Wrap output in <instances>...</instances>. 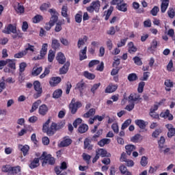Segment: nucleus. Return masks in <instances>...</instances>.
Wrapping results in <instances>:
<instances>
[{
  "mask_svg": "<svg viewBox=\"0 0 175 175\" xmlns=\"http://www.w3.org/2000/svg\"><path fill=\"white\" fill-rule=\"evenodd\" d=\"M39 159L43 161L42 165L46 166V163L49 165H54L55 159L51 157V154H48L47 152H44L40 158H35L29 164L30 169H35L39 166Z\"/></svg>",
  "mask_w": 175,
  "mask_h": 175,
  "instance_id": "1",
  "label": "nucleus"
},
{
  "mask_svg": "<svg viewBox=\"0 0 175 175\" xmlns=\"http://www.w3.org/2000/svg\"><path fill=\"white\" fill-rule=\"evenodd\" d=\"M100 9V1L99 0H96L92 1L90 6L87 7L86 10L89 12V13H99V10Z\"/></svg>",
  "mask_w": 175,
  "mask_h": 175,
  "instance_id": "2",
  "label": "nucleus"
},
{
  "mask_svg": "<svg viewBox=\"0 0 175 175\" xmlns=\"http://www.w3.org/2000/svg\"><path fill=\"white\" fill-rule=\"evenodd\" d=\"M81 106H83V105L81 104V102L80 101L76 102V99L72 98L70 104V110L72 114H76L78 109H80Z\"/></svg>",
  "mask_w": 175,
  "mask_h": 175,
  "instance_id": "3",
  "label": "nucleus"
},
{
  "mask_svg": "<svg viewBox=\"0 0 175 175\" xmlns=\"http://www.w3.org/2000/svg\"><path fill=\"white\" fill-rule=\"evenodd\" d=\"M33 88L35 91L37 92L33 94L34 99H38V98H40L42 96V93L43 92V89L40 87V82L38 81H35L33 82Z\"/></svg>",
  "mask_w": 175,
  "mask_h": 175,
  "instance_id": "4",
  "label": "nucleus"
},
{
  "mask_svg": "<svg viewBox=\"0 0 175 175\" xmlns=\"http://www.w3.org/2000/svg\"><path fill=\"white\" fill-rule=\"evenodd\" d=\"M16 29H17V27H16V26L12 24H10L8 26L5 27L2 32L3 33H6L7 35H10V33H16Z\"/></svg>",
  "mask_w": 175,
  "mask_h": 175,
  "instance_id": "5",
  "label": "nucleus"
},
{
  "mask_svg": "<svg viewBox=\"0 0 175 175\" xmlns=\"http://www.w3.org/2000/svg\"><path fill=\"white\" fill-rule=\"evenodd\" d=\"M117 88H118V85H114L113 83H110L105 89V94H112V92H116L117 91Z\"/></svg>",
  "mask_w": 175,
  "mask_h": 175,
  "instance_id": "6",
  "label": "nucleus"
},
{
  "mask_svg": "<svg viewBox=\"0 0 175 175\" xmlns=\"http://www.w3.org/2000/svg\"><path fill=\"white\" fill-rule=\"evenodd\" d=\"M72 144V139L69 137H65L62 141L59 144V147H68Z\"/></svg>",
  "mask_w": 175,
  "mask_h": 175,
  "instance_id": "7",
  "label": "nucleus"
},
{
  "mask_svg": "<svg viewBox=\"0 0 175 175\" xmlns=\"http://www.w3.org/2000/svg\"><path fill=\"white\" fill-rule=\"evenodd\" d=\"M96 154H97V155L99 157H102V158L111 157V154H110V153L107 152V150L103 148H100L96 150Z\"/></svg>",
  "mask_w": 175,
  "mask_h": 175,
  "instance_id": "8",
  "label": "nucleus"
},
{
  "mask_svg": "<svg viewBox=\"0 0 175 175\" xmlns=\"http://www.w3.org/2000/svg\"><path fill=\"white\" fill-rule=\"evenodd\" d=\"M165 128L168 129L167 136L168 137H173L175 136V129L172 124H167L165 125Z\"/></svg>",
  "mask_w": 175,
  "mask_h": 175,
  "instance_id": "9",
  "label": "nucleus"
},
{
  "mask_svg": "<svg viewBox=\"0 0 175 175\" xmlns=\"http://www.w3.org/2000/svg\"><path fill=\"white\" fill-rule=\"evenodd\" d=\"M61 80V77H52L49 81V84L51 87H55L59 84Z\"/></svg>",
  "mask_w": 175,
  "mask_h": 175,
  "instance_id": "10",
  "label": "nucleus"
},
{
  "mask_svg": "<svg viewBox=\"0 0 175 175\" xmlns=\"http://www.w3.org/2000/svg\"><path fill=\"white\" fill-rule=\"evenodd\" d=\"M56 59L59 64H61L62 65H64V62H66V57H65V55L62 53V52H59L57 54Z\"/></svg>",
  "mask_w": 175,
  "mask_h": 175,
  "instance_id": "11",
  "label": "nucleus"
},
{
  "mask_svg": "<svg viewBox=\"0 0 175 175\" xmlns=\"http://www.w3.org/2000/svg\"><path fill=\"white\" fill-rule=\"evenodd\" d=\"M135 124L140 128V129H144V131H147L146 129V126L148 124V123L143 120H135Z\"/></svg>",
  "mask_w": 175,
  "mask_h": 175,
  "instance_id": "12",
  "label": "nucleus"
},
{
  "mask_svg": "<svg viewBox=\"0 0 175 175\" xmlns=\"http://www.w3.org/2000/svg\"><path fill=\"white\" fill-rule=\"evenodd\" d=\"M47 47H49V45L47 44H43L42 49L40 51V55L38 56L36 59H42L43 57L45 56L46 54H47Z\"/></svg>",
  "mask_w": 175,
  "mask_h": 175,
  "instance_id": "13",
  "label": "nucleus"
},
{
  "mask_svg": "<svg viewBox=\"0 0 175 175\" xmlns=\"http://www.w3.org/2000/svg\"><path fill=\"white\" fill-rule=\"evenodd\" d=\"M169 0H161V13H165L166 10H167V8H169Z\"/></svg>",
  "mask_w": 175,
  "mask_h": 175,
  "instance_id": "14",
  "label": "nucleus"
},
{
  "mask_svg": "<svg viewBox=\"0 0 175 175\" xmlns=\"http://www.w3.org/2000/svg\"><path fill=\"white\" fill-rule=\"evenodd\" d=\"M18 148L22 151L24 157H27L28 155V152L29 151V146L28 145H24L22 144L18 145Z\"/></svg>",
  "mask_w": 175,
  "mask_h": 175,
  "instance_id": "15",
  "label": "nucleus"
},
{
  "mask_svg": "<svg viewBox=\"0 0 175 175\" xmlns=\"http://www.w3.org/2000/svg\"><path fill=\"white\" fill-rule=\"evenodd\" d=\"M79 61H84L87 59V46H85L83 49L79 51Z\"/></svg>",
  "mask_w": 175,
  "mask_h": 175,
  "instance_id": "16",
  "label": "nucleus"
},
{
  "mask_svg": "<svg viewBox=\"0 0 175 175\" xmlns=\"http://www.w3.org/2000/svg\"><path fill=\"white\" fill-rule=\"evenodd\" d=\"M47 111H49V107H47V105H42L40 106L38 113L40 116H46V114H47Z\"/></svg>",
  "mask_w": 175,
  "mask_h": 175,
  "instance_id": "17",
  "label": "nucleus"
},
{
  "mask_svg": "<svg viewBox=\"0 0 175 175\" xmlns=\"http://www.w3.org/2000/svg\"><path fill=\"white\" fill-rule=\"evenodd\" d=\"M87 40H88V38L87 37V36H83V38H79L77 42L78 49H81V46L85 44Z\"/></svg>",
  "mask_w": 175,
  "mask_h": 175,
  "instance_id": "18",
  "label": "nucleus"
},
{
  "mask_svg": "<svg viewBox=\"0 0 175 175\" xmlns=\"http://www.w3.org/2000/svg\"><path fill=\"white\" fill-rule=\"evenodd\" d=\"M55 131H57L55 129V123H52L51 126L48 129V130H46L45 133L48 135V136H53V135L55 133Z\"/></svg>",
  "mask_w": 175,
  "mask_h": 175,
  "instance_id": "19",
  "label": "nucleus"
},
{
  "mask_svg": "<svg viewBox=\"0 0 175 175\" xmlns=\"http://www.w3.org/2000/svg\"><path fill=\"white\" fill-rule=\"evenodd\" d=\"M160 117H162V118H167L169 121H172L173 120V115L170 113L169 110H166V111L162 112L160 114Z\"/></svg>",
  "mask_w": 175,
  "mask_h": 175,
  "instance_id": "20",
  "label": "nucleus"
},
{
  "mask_svg": "<svg viewBox=\"0 0 175 175\" xmlns=\"http://www.w3.org/2000/svg\"><path fill=\"white\" fill-rule=\"evenodd\" d=\"M128 46V51L130 54H133V53H136L137 51V48L135 46V44L132 42H130L127 44Z\"/></svg>",
  "mask_w": 175,
  "mask_h": 175,
  "instance_id": "21",
  "label": "nucleus"
},
{
  "mask_svg": "<svg viewBox=\"0 0 175 175\" xmlns=\"http://www.w3.org/2000/svg\"><path fill=\"white\" fill-rule=\"evenodd\" d=\"M42 103V100H38L37 101L34 102L31 106V109H30V113H33V111H36L38 110V107Z\"/></svg>",
  "mask_w": 175,
  "mask_h": 175,
  "instance_id": "22",
  "label": "nucleus"
},
{
  "mask_svg": "<svg viewBox=\"0 0 175 175\" xmlns=\"http://www.w3.org/2000/svg\"><path fill=\"white\" fill-rule=\"evenodd\" d=\"M129 102H137V100H140V95L137 94H131L129 96Z\"/></svg>",
  "mask_w": 175,
  "mask_h": 175,
  "instance_id": "23",
  "label": "nucleus"
},
{
  "mask_svg": "<svg viewBox=\"0 0 175 175\" xmlns=\"http://www.w3.org/2000/svg\"><path fill=\"white\" fill-rule=\"evenodd\" d=\"M14 9L17 13L20 14H23L25 12L24 5H21L20 3H17L16 5L14 6Z\"/></svg>",
  "mask_w": 175,
  "mask_h": 175,
  "instance_id": "24",
  "label": "nucleus"
},
{
  "mask_svg": "<svg viewBox=\"0 0 175 175\" xmlns=\"http://www.w3.org/2000/svg\"><path fill=\"white\" fill-rule=\"evenodd\" d=\"M5 65H8V68L11 69H16V62H14V59H5Z\"/></svg>",
  "mask_w": 175,
  "mask_h": 175,
  "instance_id": "25",
  "label": "nucleus"
},
{
  "mask_svg": "<svg viewBox=\"0 0 175 175\" xmlns=\"http://www.w3.org/2000/svg\"><path fill=\"white\" fill-rule=\"evenodd\" d=\"M116 9H118V10H120V12H128V4L123 2L120 5L116 6Z\"/></svg>",
  "mask_w": 175,
  "mask_h": 175,
  "instance_id": "26",
  "label": "nucleus"
},
{
  "mask_svg": "<svg viewBox=\"0 0 175 175\" xmlns=\"http://www.w3.org/2000/svg\"><path fill=\"white\" fill-rule=\"evenodd\" d=\"M60 46H61V44H59V42L58 41V40L55 38L52 39V44H51L52 49H53L54 50H58Z\"/></svg>",
  "mask_w": 175,
  "mask_h": 175,
  "instance_id": "27",
  "label": "nucleus"
},
{
  "mask_svg": "<svg viewBox=\"0 0 175 175\" xmlns=\"http://www.w3.org/2000/svg\"><path fill=\"white\" fill-rule=\"evenodd\" d=\"M126 152H127L128 155H131L132 154V152L135 151L136 150V147L134 145H126L125 146Z\"/></svg>",
  "mask_w": 175,
  "mask_h": 175,
  "instance_id": "28",
  "label": "nucleus"
},
{
  "mask_svg": "<svg viewBox=\"0 0 175 175\" xmlns=\"http://www.w3.org/2000/svg\"><path fill=\"white\" fill-rule=\"evenodd\" d=\"M110 142H111V140L110 139L104 138V139H101L100 141H99L98 142V144L100 146V147H105V146H106V144H109Z\"/></svg>",
  "mask_w": 175,
  "mask_h": 175,
  "instance_id": "29",
  "label": "nucleus"
},
{
  "mask_svg": "<svg viewBox=\"0 0 175 175\" xmlns=\"http://www.w3.org/2000/svg\"><path fill=\"white\" fill-rule=\"evenodd\" d=\"M164 85H165V90L167 91H170V88L173 87V81H172L170 79H166L164 82Z\"/></svg>",
  "mask_w": 175,
  "mask_h": 175,
  "instance_id": "30",
  "label": "nucleus"
},
{
  "mask_svg": "<svg viewBox=\"0 0 175 175\" xmlns=\"http://www.w3.org/2000/svg\"><path fill=\"white\" fill-rule=\"evenodd\" d=\"M120 171L121 172L122 174L132 175V172L128 171V169L124 165H121L120 167Z\"/></svg>",
  "mask_w": 175,
  "mask_h": 175,
  "instance_id": "31",
  "label": "nucleus"
},
{
  "mask_svg": "<svg viewBox=\"0 0 175 175\" xmlns=\"http://www.w3.org/2000/svg\"><path fill=\"white\" fill-rule=\"evenodd\" d=\"M87 131H88V125L87 124H81L78 128V131L79 132V133H85Z\"/></svg>",
  "mask_w": 175,
  "mask_h": 175,
  "instance_id": "32",
  "label": "nucleus"
},
{
  "mask_svg": "<svg viewBox=\"0 0 175 175\" xmlns=\"http://www.w3.org/2000/svg\"><path fill=\"white\" fill-rule=\"evenodd\" d=\"M69 63L65 64L62 68H60L59 72L60 75H65L68 72V69L69 68Z\"/></svg>",
  "mask_w": 175,
  "mask_h": 175,
  "instance_id": "33",
  "label": "nucleus"
},
{
  "mask_svg": "<svg viewBox=\"0 0 175 175\" xmlns=\"http://www.w3.org/2000/svg\"><path fill=\"white\" fill-rule=\"evenodd\" d=\"M42 70H43V68L42 67L33 68L32 71V75L38 76V75H40V73L42 72Z\"/></svg>",
  "mask_w": 175,
  "mask_h": 175,
  "instance_id": "34",
  "label": "nucleus"
},
{
  "mask_svg": "<svg viewBox=\"0 0 175 175\" xmlns=\"http://www.w3.org/2000/svg\"><path fill=\"white\" fill-rule=\"evenodd\" d=\"M55 57V53L53 50H50L48 54V61L49 62H53Z\"/></svg>",
  "mask_w": 175,
  "mask_h": 175,
  "instance_id": "35",
  "label": "nucleus"
},
{
  "mask_svg": "<svg viewBox=\"0 0 175 175\" xmlns=\"http://www.w3.org/2000/svg\"><path fill=\"white\" fill-rule=\"evenodd\" d=\"M83 76H85L86 79H88L89 80H94V79H95V75L89 72L88 71H85L83 72Z\"/></svg>",
  "mask_w": 175,
  "mask_h": 175,
  "instance_id": "36",
  "label": "nucleus"
},
{
  "mask_svg": "<svg viewBox=\"0 0 175 175\" xmlns=\"http://www.w3.org/2000/svg\"><path fill=\"white\" fill-rule=\"evenodd\" d=\"M132 124V120L128 119L122 124L121 130L124 131V129H126L128 126H129V124Z\"/></svg>",
  "mask_w": 175,
  "mask_h": 175,
  "instance_id": "37",
  "label": "nucleus"
},
{
  "mask_svg": "<svg viewBox=\"0 0 175 175\" xmlns=\"http://www.w3.org/2000/svg\"><path fill=\"white\" fill-rule=\"evenodd\" d=\"M42 20H43V16H42V15L38 14L33 18V23L34 24H38V23H40Z\"/></svg>",
  "mask_w": 175,
  "mask_h": 175,
  "instance_id": "38",
  "label": "nucleus"
},
{
  "mask_svg": "<svg viewBox=\"0 0 175 175\" xmlns=\"http://www.w3.org/2000/svg\"><path fill=\"white\" fill-rule=\"evenodd\" d=\"M85 87V83H84V82L83 81H81L77 84L75 89L79 90V91L81 92L83 90H84Z\"/></svg>",
  "mask_w": 175,
  "mask_h": 175,
  "instance_id": "39",
  "label": "nucleus"
},
{
  "mask_svg": "<svg viewBox=\"0 0 175 175\" xmlns=\"http://www.w3.org/2000/svg\"><path fill=\"white\" fill-rule=\"evenodd\" d=\"M94 114H95V109H90L89 111L83 115V117L85 118H90V117L94 116Z\"/></svg>",
  "mask_w": 175,
  "mask_h": 175,
  "instance_id": "40",
  "label": "nucleus"
},
{
  "mask_svg": "<svg viewBox=\"0 0 175 175\" xmlns=\"http://www.w3.org/2000/svg\"><path fill=\"white\" fill-rule=\"evenodd\" d=\"M140 163L144 167L147 166V165L148 164V158H147V157L146 156H143L141 159Z\"/></svg>",
  "mask_w": 175,
  "mask_h": 175,
  "instance_id": "41",
  "label": "nucleus"
},
{
  "mask_svg": "<svg viewBox=\"0 0 175 175\" xmlns=\"http://www.w3.org/2000/svg\"><path fill=\"white\" fill-rule=\"evenodd\" d=\"M142 139L143 138L140 135V134H137L131 138V142H133V143H137L138 142H140V140H142Z\"/></svg>",
  "mask_w": 175,
  "mask_h": 175,
  "instance_id": "42",
  "label": "nucleus"
},
{
  "mask_svg": "<svg viewBox=\"0 0 175 175\" xmlns=\"http://www.w3.org/2000/svg\"><path fill=\"white\" fill-rule=\"evenodd\" d=\"M61 95H62V90L61 89L55 90L53 94V98L56 99H58V98H60Z\"/></svg>",
  "mask_w": 175,
  "mask_h": 175,
  "instance_id": "43",
  "label": "nucleus"
},
{
  "mask_svg": "<svg viewBox=\"0 0 175 175\" xmlns=\"http://www.w3.org/2000/svg\"><path fill=\"white\" fill-rule=\"evenodd\" d=\"M27 55V51H22L14 55V58H23V57Z\"/></svg>",
  "mask_w": 175,
  "mask_h": 175,
  "instance_id": "44",
  "label": "nucleus"
},
{
  "mask_svg": "<svg viewBox=\"0 0 175 175\" xmlns=\"http://www.w3.org/2000/svg\"><path fill=\"white\" fill-rule=\"evenodd\" d=\"M1 170L5 173H9L10 172H12V166H10V165H3Z\"/></svg>",
  "mask_w": 175,
  "mask_h": 175,
  "instance_id": "45",
  "label": "nucleus"
},
{
  "mask_svg": "<svg viewBox=\"0 0 175 175\" xmlns=\"http://www.w3.org/2000/svg\"><path fill=\"white\" fill-rule=\"evenodd\" d=\"M167 14H168V17H170V18H174V16H175V11L173 9V8H170L167 10Z\"/></svg>",
  "mask_w": 175,
  "mask_h": 175,
  "instance_id": "46",
  "label": "nucleus"
},
{
  "mask_svg": "<svg viewBox=\"0 0 175 175\" xmlns=\"http://www.w3.org/2000/svg\"><path fill=\"white\" fill-rule=\"evenodd\" d=\"M84 148H88V150H92V146L90 144V139L86 138L84 141Z\"/></svg>",
  "mask_w": 175,
  "mask_h": 175,
  "instance_id": "47",
  "label": "nucleus"
},
{
  "mask_svg": "<svg viewBox=\"0 0 175 175\" xmlns=\"http://www.w3.org/2000/svg\"><path fill=\"white\" fill-rule=\"evenodd\" d=\"M145 85H146L145 82L142 81L139 83L137 91H138V92H139V94H142V92H143Z\"/></svg>",
  "mask_w": 175,
  "mask_h": 175,
  "instance_id": "48",
  "label": "nucleus"
},
{
  "mask_svg": "<svg viewBox=\"0 0 175 175\" xmlns=\"http://www.w3.org/2000/svg\"><path fill=\"white\" fill-rule=\"evenodd\" d=\"M62 16L63 17H68V6L63 5L62 8Z\"/></svg>",
  "mask_w": 175,
  "mask_h": 175,
  "instance_id": "49",
  "label": "nucleus"
},
{
  "mask_svg": "<svg viewBox=\"0 0 175 175\" xmlns=\"http://www.w3.org/2000/svg\"><path fill=\"white\" fill-rule=\"evenodd\" d=\"M128 80H129V81H135L137 80V75H136V74H135V73H131V74L129 75Z\"/></svg>",
  "mask_w": 175,
  "mask_h": 175,
  "instance_id": "50",
  "label": "nucleus"
},
{
  "mask_svg": "<svg viewBox=\"0 0 175 175\" xmlns=\"http://www.w3.org/2000/svg\"><path fill=\"white\" fill-rule=\"evenodd\" d=\"M167 70L168 72H174V68L173 67V60H170L167 66Z\"/></svg>",
  "mask_w": 175,
  "mask_h": 175,
  "instance_id": "51",
  "label": "nucleus"
},
{
  "mask_svg": "<svg viewBox=\"0 0 175 175\" xmlns=\"http://www.w3.org/2000/svg\"><path fill=\"white\" fill-rule=\"evenodd\" d=\"M65 126V122H61L59 123L55 124V128L56 131H59V129H62Z\"/></svg>",
  "mask_w": 175,
  "mask_h": 175,
  "instance_id": "52",
  "label": "nucleus"
},
{
  "mask_svg": "<svg viewBox=\"0 0 175 175\" xmlns=\"http://www.w3.org/2000/svg\"><path fill=\"white\" fill-rule=\"evenodd\" d=\"M6 87L5 86V77L1 78V81L0 82V94L5 90Z\"/></svg>",
  "mask_w": 175,
  "mask_h": 175,
  "instance_id": "53",
  "label": "nucleus"
},
{
  "mask_svg": "<svg viewBox=\"0 0 175 175\" xmlns=\"http://www.w3.org/2000/svg\"><path fill=\"white\" fill-rule=\"evenodd\" d=\"M82 157L83 158V160L85 161L86 163H88V165H90V159H91V156L86 153H83L82 154Z\"/></svg>",
  "mask_w": 175,
  "mask_h": 175,
  "instance_id": "54",
  "label": "nucleus"
},
{
  "mask_svg": "<svg viewBox=\"0 0 175 175\" xmlns=\"http://www.w3.org/2000/svg\"><path fill=\"white\" fill-rule=\"evenodd\" d=\"M99 87H100V83H95L90 89L91 92H92V94H95L96 90H98Z\"/></svg>",
  "mask_w": 175,
  "mask_h": 175,
  "instance_id": "55",
  "label": "nucleus"
},
{
  "mask_svg": "<svg viewBox=\"0 0 175 175\" xmlns=\"http://www.w3.org/2000/svg\"><path fill=\"white\" fill-rule=\"evenodd\" d=\"M62 22H58L56 24L55 28V32H60V31L62 30Z\"/></svg>",
  "mask_w": 175,
  "mask_h": 175,
  "instance_id": "56",
  "label": "nucleus"
},
{
  "mask_svg": "<svg viewBox=\"0 0 175 175\" xmlns=\"http://www.w3.org/2000/svg\"><path fill=\"white\" fill-rule=\"evenodd\" d=\"M158 12H159V8H158V6H154L150 11V13L152 16H157L158 14Z\"/></svg>",
  "mask_w": 175,
  "mask_h": 175,
  "instance_id": "57",
  "label": "nucleus"
},
{
  "mask_svg": "<svg viewBox=\"0 0 175 175\" xmlns=\"http://www.w3.org/2000/svg\"><path fill=\"white\" fill-rule=\"evenodd\" d=\"M82 20H83V15H81L80 14H77L75 15L76 23H77L78 24H80V23H81Z\"/></svg>",
  "mask_w": 175,
  "mask_h": 175,
  "instance_id": "58",
  "label": "nucleus"
},
{
  "mask_svg": "<svg viewBox=\"0 0 175 175\" xmlns=\"http://www.w3.org/2000/svg\"><path fill=\"white\" fill-rule=\"evenodd\" d=\"M95 65H99V60H92L89 62L88 66L89 68H92L93 66H95Z\"/></svg>",
  "mask_w": 175,
  "mask_h": 175,
  "instance_id": "59",
  "label": "nucleus"
},
{
  "mask_svg": "<svg viewBox=\"0 0 175 175\" xmlns=\"http://www.w3.org/2000/svg\"><path fill=\"white\" fill-rule=\"evenodd\" d=\"M111 129L113 131L114 133H118V132H119L118 124L113 123L111 125Z\"/></svg>",
  "mask_w": 175,
  "mask_h": 175,
  "instance_id": "60",
  "label": "nucleus"
},
{
  "mask_svg": "<svg viewBox=\"0 0 175 175\" xmlns=\"http://www.w3.org/2000/svg\"><path fill=\"white\" fill-rule=\"evenodd\" d=\"M57 21H58V15L51 16L49 23L54 25Z\"/></svg>",
  "mask_w": 175,
  "mask_h": 175,
  "instance_id": "61",
  "label": "nucleus"
},
{
  "mask_svg": "<svg viewBox=\"0 0 175 175\" xmlns=\"http://www.w3.org/2000/svg\"><path fill=\"white\" fill-rule=\"evenodd\" d=\"M11 172H12V173H15L16 174H17V173H20V172H21V167L20 166H16L14 167H12Z\"/></svg>",
  "mask_w": 175,
  "mask_h": 175,
  "instance_id": "62",
  "label": "nucleus"
},
{
  "mask_svg": "<svg viewBox=\"0 0 175 175\" xmlns=\"http://www.w3.org/2000/svg\"><path fill=\"white\" fill-rule=\"evenodd\" d=\"M122 3H124V0H112L111 5H116V6H120V5Z\"/></svg>",
  "mask_w": 175,
  "mask_h": 175,
  "instance_id": "63",
  "label": "nucleus"
},
{
  "mask_svg": "<svg viewBox=\"0 0 175 175\" xmlns=\"http://www.w3.org/2000/svg\"><path fill=\"white\" fill-rule=\"evenodd\" d=\"M49 124H50V120H48L43 125L42 131L43 132H46L49 130Z\"/></svg>",
  "mask_w": 175,
  "mask_h": 175,
  "instance_id": "64",
  "label": "nucleus"
}]
</instances>
